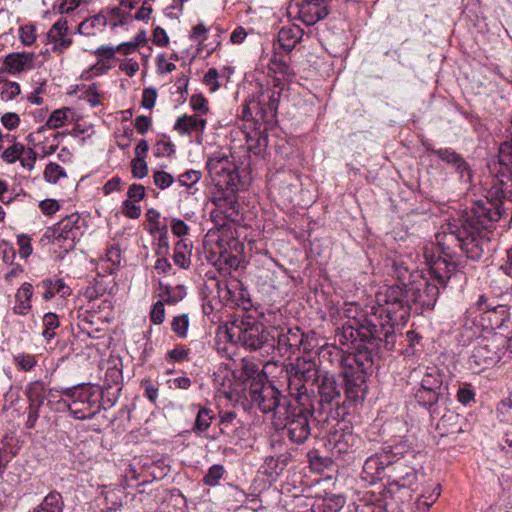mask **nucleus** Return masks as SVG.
Masks as SVG:
<instances>
[{"mask_svg":"<svg viewBox=\"0 0 512 512\" xmlns=\"http://www.w3.org/2000/svg\"><path fill=\"white\" fill-rule=\"evenodd\" d=\"M406 287L392 285L384 293L378 294L379 301L388 304V313H400V320L406 321L412 304L425 309L434 307L439 295L436 284H430L424 280H413Z\"/></svg>","mask_w":512,"mask_h":512,"instance_id":"obj_1","label":"nucleus"},{"mask_svg":"<svg viewBox=\"0 0 512 512\" xmlns=\"http://www.w3.org/2000/svg\"><path fill=\"white\" fill-rule=\"evenodd\" d=\"M379 308L362 319V343L369 344L373 349L384 348L391 351L395 347L396 334L394 323L401 321L400 313H388V304L379 301Z\"/></svg>","mask_w":512,"mask_h":512,"instance_id":"obj_2","label":"nucleus"},{"mask_svg":"<svg viewBox=\"0 0 512 512\" xmlns=\"http://www.w3.org/2000/svg\"><path fill=\"white\" fill-rule=\"evenodd\" d=\"M450 374L437 366H429L421 379L420 387L415 392L417 403L430 412L431 417L438 415L439 406L450 401Z\"/></svg>","mask_w":512,"mask_h":512,"instance_id":"obj_3","label":"nucleus"},{"mask_svg":"<svg viewBox=\"0 0 512 512\" xmlns=\"http://www.w3.org/2000/svg\"><path fill=\"white\" fill-rule=\"evenodd\" d=\"M300 397L290 401L279 411L275 421L276 425H282L287 431V437L296 444H303L311 434L310 417L313 407H308L299 401Z\"/></svg>","mask_w":512,"mask_h":512,"instance_id":"obj_4","label":"nucleus"},{"mask_svg":"<svg viewBox=\"0 0 512 512\" xmlns=\"http://www.w3.org/2000/svg\"><path fill=\"white\" fill-rule=\"evenodd\" d=\"M228 335L231 341L250 351L263 350L267 354L274 351L271 328H266L263 323L252 317H247L238 324H234L228 330Z\"/></svg>","mask_w":512,"mask_h":512,"instance_id":"obj_5","label":"nucleus"},{"mask_svg":"<svg viewBox=\"0 0 512 512\" xmlns=\"http://www.w3.org/2000/svg\"><path fill=\"white\" fill-rule=\"evenodd\" d=\"M322 373L315 361L298 357L287 367L289 389L295 390L300 397L306 395L308 386H315Z\"/></svg>","mask_w":512,"mask_h":512,"instance_id":"obj_6","label":"nucleus"},{"mask_svg":"<svg viewBox=\"0 0 512 512\" xmlns=\"http://www.w3.org/2000/svg\"><path fill=\"white\" fill-rule=\"evenodd\" d=\"M249 395L252 404L257 406L262 413L273 412L276 418L279 416V411H283V406L290 402L274 385L262 382L260 378L251 381Z\"/></svg>","mask_w":512,"mask_h":512,"instance_id":"obj_7","label":"nucleus"},{"mask_svg":"<svg viewBox=\"0 0 512 512\" xmlns=\"http://www.w3.org/2000/svg\"><path fill=\"white\" fill-rule=\"evenodd\" d=\"M81 217L78 213H72L61 219L52 229V243L68 253L73 250L76 242L82 235Z\"/></svg>","mask_w":512,"mask_h":512,"instance_id":"obj_8","label":"nucleus"},{"mask_svg":"<svg viewBox=\"0 0 512 512\" xmlns=\"http://www.w3.org/2000/svg\"><path fill=\"white\" fill-rule=\"evenodd\" d=\"M210 178L219 189H230L236 186L238 173L236 166L229 158L221 153H214L207 161Z\"/></svg>","mask_w":512,"mask_h":512,"instance_id":"obj_9","label":"nucleus"},{"mask_svg":"<svg viewBox=\"0 0 512 512\" xmlns=\"http://www.w3.org/2000/svg\"><path fill=\"white\" fill-rule=\"evenodd\" d=\"M271 336H273L274 350H277L282 357L294 354L304 341V333L298 327H271Z\"/></svg>","mask_w":512,"mask_h":512,"instance_id":"obj_10","label":"nucleus"},{"mask_svg":"<svg viewBox=\"0 0 512 512\" xmlns=\"http://www.w3.org/2000/svg\"><path fill=\"white\" fill-rule=\"evenodd\" d=\"M342 377V389H344L345 401H343V407L346 404H354L364 398L366 393V378L367 375L361 370L354 371L352 368H342L340 373Z\"/></svg>","mask_w":512,"mask_h":512,"instance_id":"obj_11","label":"nucleus"},{"mask_svg":"<svg viewBox=\"0 0 512 512\" xmlns=\"http://www.w3.org/2000/svg\"><path fill=\"white\" fill-rule=\"evenodd\" d=\"M315 386L319 398L318 403L323 411H331L333 406H336L337 409L340 408L342 386L337 382L334 374L323 371Z\"/></svg>","mask_w":512,"mask_h":512,"instance_id":"obj_12","label":"nucleus"},{"mask_svg":"<svg viewBox=\"0 0 512 512\" xmlns=\"http://www.w3.org/2000/svg\"><path fill=\"white\" fill-rule=\"evenodd\" d=\"M62 394L71 399L70 403L64 402V404L74 418L79 420L93 418V412L85 411L78 407L79 403H86L89 406V401L93 400V396H96V390L92 386L81 385L67 388L62 391Z\"/></svg>","mask_w":512,"mask_h":512,"instance_id":"obj_13","label":"nucleus"},{"mask_svg":"<svg viewBox=\"0 0 512 512\" xmlns=\"http://www.w3.org/2000/svg\"><path fill=\"white\" fill-rule=\"evenodd\" d=\"M387 477L391 485L409 488L416 482L417 472L414 467L408 464V460L389 459Z\"/></svg>","mask_w":512,"mask_h":512,"instance_id":"obj_14","label":"nucleus"},{"mask_svg":"<svg viewBox=\"0 0 512 512\" xmlns=\"http://www.w3.org/2000/svg\"><path fill=\"white\" fill-rule=\"evenodd\" d=\"M328 442L333 455H345L354 452L358 448L361 439L352 433L346 423H342L340 429H336L329 435Z\"/></svg>","mask_w":512,"mask_h":512,"instance_id":"obj_15","label":"nucleus"},{"mask_svg":"<svg viewBox=\"0 0 512 512\" xmlns=\"http://www.w3.org/2000/svg\"><path fill=\"white\" fill-rule=\"evenodd\" d=\"M295 8L306 25H314L329 14L326 0H295Z\"/></svg>","mask_w":512,"mask_h":512,"instance_id":"obj_16","label":"nucleus"},{"mask_svg":"<svg viewBox=\"0 0 512 512\" xmlns=\"http://www.w3.org/2000/svg\"><path fill=\"white\" fill-rule=\"evenodd\" d=\"M427 150L436 155L442 161L446 162L448 165H451L453 168H455L462 179L465 181L471 180L472 172L469 164L455 150L452 148L433 149L430 147H427Z\"/></svg>","mask_w":512,"mask_h":512,"instance_id":"obj_17","label":"nucleus"},{"mask_svg":"<svg viewBox=\"0 0 512 512\" xmlns=\"http://www.w3.org/2000/svg\"><path fill=\"white\" fill-rule=\"evenodd\" d=\"M388 465L389 456L376 453L366 459L363 465L362 478L374 483L376 480L382 479L383 476H387Z\"/></svg>","mask_w":512,"mask_h":512,"instance_id":"obj_18","label":"nucleus"},{"mask_svg":"<svg viewBox=\"0 0 512 512\" xmlns=\"http://www.w3.org/2000/svg\"><path fill=\"white\" fill-rule=\"evenodd\" d=\"M443 253L446 257L451 258V254L446 252ZM461 268V264L452 259L439 257L431 266L430 270L433 275V279L437 281L439 285L445 287L451 276Z\"/></svg>","mask_w":512,"mask_h":512,"instance_id":"obj_19","label":"nucleus"},{"mask_svg":"<svg viewBox=\"0 0 512 512\" xmlns=\"http://www.w3.org/2000/svg\"><path fill=\"white\" fill-rule=\"evenodd\" d=\"M68 30L67 19L61 17L48 31L47 38L54 44L52 50L55 53H63L72 44V39L67 37Z\"/></svg>","mask_w":512,"mask_h":512,"instance_id":"obj_20","label":"nucleus"},{"mask_svg":"<svg viewBox=\"0 0 512 512\" xmlns=\"http://www.w3.org/2000/svg\"><path fill=\"white\" fill-rule=\"evenodd\" d=\"M499 356L490 349L488 345H477L474 347L469 362L479 368H487L498 362Z\"/></svg>","mask_w":512,"mask_h":512,"instance_id":"obj_21","label":"nucleus"},{"mask_svg":"<svg viewBox=\"0 0 512 512\" xmlns=\"http://www.w3.org/2000/svg\"><path fill=\"white\" fill-rule=\"evenodd\" d=\"M206 124V120L197 115H183L176 120L174 129L181 135H190L193 131L203 132Z\"/></svg>","mask_w":512,"mask_h":512,"instance_id":"obj_22","label":"nucleus"},{"mask_svg":"<svg viewBox=\"0 0 512 512\" xmlns=\"http://www.w3.org/2000/svg\"><path fill=\"white\" fill-rule=\"evenodd\" d=\"M303 29L298 25L285 26L278 32V42L285 52H291L303 36Z\"/></svg>","mask_w":512,"mask_h":512,"instance_id":"obj_23","label":"nucleus"},{"mask_svg":"<svg viewBox=\"0 0 512 512\" xmlns=\"http://www.w3.org/2000/svg\"><path fill=\"white\" fill-rule=\"evenodd\" d=\"M372 367V352L365 348L359 350L357 354L350 355L344 360L343 368H352L354 371L361 370L368 375V370Z\"/></svg>","mask_w":512,"mask_h":512,"instance_id":"obj_24","label":"nucleus"},{"mask_svg":"<svg viewBox=\"0 0 512 512\" xmlns=\"http://www.w3.org/2000/svg\"><path fill=\"white\" fill-rule=\"evenodd\" d=\"M362 321L351 323L348 321L344 323L341 328L337 329L336 337H338L339 343L341 345H346L348 343L354 344L358 339L362 342Z\"/></svg>","mask_w":512,"mask_h":512,"instance_id":"obj_25","label":"nucleus"},{"mask_svg":"<svg viewBox=\"0 0 512 512\" xmlns=\"http://www.w3.org/2000/svg\"><path fill=\"white\" fill-rule=\"evenodd\" d=\"M33 295L32 284L25 282L17 291L15 295L14 313L19 315H26L31 309V297Z\"/></svg>","mask_w":512,"mask_h":512,"instance_id":"obj_26","label":"nucleus"},{"mask_svg":"<svg viewBox=\"0 0 512 512\" xmlns=\"http://www.w3.org/2000/svg\"><path fill=\"white\" fill-rule=\"evenodd\" d=\"M259 95L262 100V104L266 106V115L268 121H271L273 118L276 117L281 93L279 90L275 88H266L262 89L259 92Z\"/></svg>","mask_w":512,"mask_h":512,"instance_id":"obj_27","label":"nucleus"},{"mask_svg":"<svg viewBox=\"0 0 512 512\" xmlns=\"http://www.w3.org/2000/svg\"><path fill=\"white\" fill-rule=\"evenodd\" d=\"M239 283H235V286L229 285L226 281H219L216 278H211L206 282V288L211 290V293H216V297L222 302L227 303L234 301L232 289H235Z\"/></svg>","mask_w":512,"mask_h":512,"instance_id":"obj_28","label":"nucleus"},{"mask_svg":"<svg viewBox=\"0 0 512 512\" xmlns=\"http://www.w3.org/2000/svg\"><path fill=\"white\" fill-rule=\"evenodd\" d=\"M192 242L180 239L174 248V263L180 268L187 269L191 264Z\"/></svg>","mask_w":512,"mask_h":512,"instance_id":"obj_29","label":"nucleus"},{"mask_svg":"<svg viewBox=\"0 0 512 512\" xmlns=\"http://www.w3.org/2000/svg\"><path fill=\"white\" fill-rule=\"evenodd\" d=\"M34 55L30 53H11L5 58L4 65L10 73L24 70L25 66L33 62Z\"/></svg>","mask_w":512,"mask_h":512,"instance_id":"obj_30","label":"nucleus"},{"mask_svg":"<svg viewBox=\"0 0 512 512\" xmlns=\"http://www.w3.org/2000/svg\"><path fill=\"white\" fill-rule=\"evenodd\" d=\"M38 287H42L44 289L43 298L46 301L52 299L56 293L61 294V296L70 294V288L62 279H57L55 281L45 279L38 285Z\"/></svg>","mask_w":512,"mask_h":512,"instance_id":"obj_31","label":"nucleus"},{"mask_svg":"<svg viewBox=\"0 0 512 512\" xmlns=\"http://www.w3.org/2000/svg\"><path fill=\"white\" fill-rule=\"evenodd\" d=\"M231 188V193L222 194L219 197H214L212 202L219 208L222 209L224 213L227 214V217H232L233 214L238 213L239 203L235 199L233 195L234 187Z\"/></svg>","mask_w":512,"mask_h":512,"instance_id":"obj_32","label":"nucleus"},{"mask_svg":"<svg viewBox=\"0 0 512 512\" xmlns=\"http://www.w3.org/2000/svg\"><path fill=\"white\" fill-rule=\"evenodd\" d=\"M460 420L461 417L459 414L454 413L452 411H447L441 416L437 424V428L445 430L447 434L462 432V429L458 427V423Z\"/></svg>","mask_w":512,"mask_h":512,"instance_id":"obj_33","label":"nucleus"},{"mask_svg":"<svg viewBox=\"0 0 512 512\" xmlns=\"http://www.w3.org/2000/svg\"><path fill=\"white\" fill-rule=\"evenodd\" d=\"M394 276L397 278V283L395 285L399 286H408L409 282L412 281L411 278L418 277V273L410 272L406 263L402 260L393 262Z\"/></svg>","mask_w":512,"mask_h":512,"instance_id":"obj_34","label":"nucleus"},{"mask_svg":"<svg viewBox=\"0 0 512 512\" xmlns=\"http://www.w3.org/2000/svg\"><path fill=\"white\" fill-rule=\"evenodd\" d=\"M213 418L214 414L211 409L200 407L196 415L193 431L197 433L206 431L210 427Z\"/></svg>","mask_w":512,"mask_h":512,"instance_id":"obj_35","label":"nucleus"},{"mask_svg":"<svg viewBox=\"0 0 512 512\" xmlns=\"http://www.w3.org/2000/svg\"><path fill=\"white\" fill-rule=\"evenodd\" d=\"M241 378L243 380L252 379V381L261 379L264 382L266 376L259 371V367L256 363L249 359H242L241 361Z\"/></svg>","mask_w":512,"mask_h":512,"instance_id":"obj_36","label":"nucleus"},{"mask_svg":"<svg viewBox=\"0 0 512 512\" xmlns=\"http://www.w3.org/2000/svg\"><path fill=\"white\" fill-rule=\"evenodd\" d=\"M383 456H389V459L395 460L400 458L401 460H408L414 457V453L404 444H397L393 446H387L384 448Z\"/></svg>","mask_w":512,"mask_h":512,"instance_id":"obj_37","label":"nucleus"},{"mask_svg":"<svg viewBox=\"0 0 512 512\" xmlns=\"http://www.w3.org/2000/svg\"><path fill=\"white\" fill-rule=\"evenodd\" d=\"M322 512H338L345 504L344 497L340 495H331L328 497H318Z\"/></svg>","mask_w":512,"mask_h":512,"instance_id":"obj_38","label":"nucleus"},{"mask_svg":"<svg viewBox=\"0 0 512 512\" xmlns=\"http://www.w3.org/2000/svg\"><path fill=\"white\" fill-rule=\"evenodd\" d=\"M25 152V146L22 143L15 142L13 145L6 148L0 155L1 159L8 163L13 164L20 159V156Z\"/></svg>","mask_w":512,"mask_h":512,"instance_id":"obj_39","label":"nucleus"},{"mask_svg":"<svg viewBox=\"0 0 512 512\" xmlns=\"http://www.w3.org/2000/svg\"><path fill=\"white\" fill-rule=\"evenodd\" d=\"M343 314L351 323L361 322L362 319L369 316V314L364 313L356 303H345Z\"/></svg>","mask_w":512,"mask_h":512,"instance_id":"obj_40","label":"nucleus"},{"mask_svg":"<svg viewBox=\"0 0 512 512\" xmlns=\"http://www.w3.org/2000/svg\"><path fill=\"white\" fill-rule=\"evenodd\" d=\"M225 469L223 465L215 464L212 465L206 475L203 478V483L207 486H216L220 479L223 477Z\"/></svg>","mask_w":512,"mask_h":512,"instance_id":"obj_41","label":"nucleus"},{"mask_svg":"<svg viewBox=\"0 0 512 512\" xmlns=\"http://www.w3.org/2000/svg\"><path fill=\"white\" fill-rule=\"evenodd\" d=\"M64 169L57 163H49L44 171V178L49 183H56L61 177H65Z\"/></svg>","mask_w":512,"mask_h":512,"instance_id":"obj_42","label":"nucleus"},{"mask_svg":"<svg viewBox=\"0 0 512 512\" xmlns=\"http://www.w3.org/2000/svg\"><path fill=\"white\" fill-rule=\"evenodd\" d=\"M236 419V413L233 411H225L220 413V432L224 435L231 436L232 427Z\"/></svg>","mask_w":512,"mask_h":512,"instance_id":"obj_43","label":"nucleus"},{"mask_svg":"<svg viewBox=\"0 0 512 512\" xmlns=\"http://www.w3.org/2000/svg\"><path fill=\"white\" fill-rule=\"evenodd\" d=\"M67 119L66 110L64 109H58L52 112L50 117L48 118L45 126H47L50 129H56L64 125L65 121Z\"/></svg>","mask_w":512,"mask_h":512,"instance_id":"obj_44","label":"nucleus"},{"mask_svg":"<svg viewBox=\"0 0 512 512\" xmlns=\"http://www.w3.org/2000/svg\"><path fill=\"white\" fill-rule=\"evenodd\" d=\"M189 326V319L186 314L173 319L172 330L180 337H185Z\"/></svg>","mask_w":512,"mask_h":512,"instance_id":"obj_45","label":"nucleus"},{"mask_svg":"<svg viewBox=\"0 0 512 512\" xmlns=\"http://www.w3.org/2000/svg\"><path fill=\"white\" fill-rule=\"evenodd\" d=\"M164 294L166 295L164 302L168 304H174L184 297L185 292L182 286H178L175 289H173L172 287L167 285L164 287Z\"/></svg>","mask_w":512,"mask_h":512,"instance_id":"obj_46","label":"nucleus"},{"mask_svg":"<svg viewBox=\"0 0 512 512\" xmlns=\"http://www.w3.org/2000/svg\"><path fill=\"white\" fill-rule=\"evenodd\" d=\"M14 362L23 371H30L36 365L35 357L29 354H18L14 356Z\"/></svg>","mask_w":512,"mask_h":512,"instance_id":"obj_47","label":"nucleus"},{"mask_svg":"<svg viewBox=\"0 0 512 512\" xmlns=\"http://www.w3.org/2000/svg\"><path fill=\"white\" fill-rule=\"evenodd\" d=\"M132 174L135 178L142 179L148 174V165L142 157L132 160Z\"/></svg>","mask_w":512,"mask_h":512,"instance_id":"obj_48","label":"nucleus"},{"mask_svg":"<svg viewBox=\"0 0 512 512\" xmlns=\"http://www.w3.org/2000/svg\"><path fill=\"white\" fill-rule=\"evenodd\" d=\"M192 109L201 114H207L209 111L208 102L202 94H194L190 98Z\"/></svg>","mask_w":512,"mask_h":512,"instance_id":"obj_49","label":"nucleus"},{"mask_svg":"<svg viewBox=\"0 0 512 512\" xmlns=\"http://www.w3.org/2000/svg\"><path fill=\"white\" fill-rule=\"evenodd\" d=\"M248 103L252 110L253 116H259L261 120L268 121L265 111L266 106L262 104V100L259 94L257 97H253L251 100H249Z\"/></svg>","mask_w":512,"mask_h":512,"instance_id":"obj_50","label":"nucleus"},{"mask_svg":"<svg viewBox=\"0 0 512 512\" xmlns=\"http://www.w3.org/2000/svg\"><path fill=\"white\" fill-rule=\"evenodd\" d=\"M154 184L160 189L168 188L174 181L171 174L165 171H156L153 175Z\"/></svg>","mask_w":512,"mask_h":512,"instance_id":"obj_51","label":"nucleus"},{"mask_svg":"<svg viewBox=\"0 0 512 512\" xmlns=\"http://www.w3.org/2000/svg\"><path fill=\"white\" fill-rule=\"evenodd\" d=\"M141 387L144 389V396L155 404L158 399V387L152 384L149 379L142 380Z\"/></svg>","mask_w":512,"mask_h":512,"instance_id":"obj_52","label":"nucleus"},{"mask_svg":"<svg viewBox=\"0 0 512 512\" xmlns=\"http://www.w3.org/2000/svg\"><path fill=\"white\" fill-rule=\"evenodd\" d=\"M217 78L218 71L216 68H209L204 75L203 82L209 86L211 92L217 91L220 87Z\"/></svg>","mask_w":512,"mask_h":512,"instance_id":"obj_53","label":"nucleus"},{"mask_svg":"<svg viewBox=\"0 0 512 512\" xmlns=\"http://www.w3.org/2000/svg\"><path fill=\"white\" fill-rule=\"evenodd\" d=\"M165 318L164 302L157 301L151 310L150 319L154 324H161Z\"/></svg>","mask_w":512,"mask_h":512,"instance_id":"obj_54","label":"nucleus"},{"mask_svg":"<svg viewBox=\"0 0 512 512\" xmlns=\"http://www.w3.org/2000/svg\"><path fill=\"white\" fill-rule=\"evenodd\" d=\"M21 92L20 85L17 82L7 81L1 92L2 99L13 100Z\"/></svg>","mask_w":512,"mask_h":512,"instance_id":"obj_55","label":"nucleus"},{"mask_svg":"<svg viewBox=\"0 0 512 512\" xmlns=\"http://www.w3.org/2000/svg\"><path fill=\"white\" fill-rule=\"evenodd\" d=\"M201 178V173L196 170L187 171L179 176V183L182 186H191L197 183Z\"/></svg>","mask_w":512,"mask_h":512,"instance_id":"obj_56","label":"nucleus"},{"mask_svg":"<svg viewBox=\"0 0 512 512\" xmlns=\"http://www.w3.org/2000/svg\"><path fill=\"white\" fill-rule=\"evenodd\" d=\"M17 243L19 245V254L22 258H27L32 253L31 239L27 235H19Z\"/></svg>","mask_w":512,"mask_h":512,"instance_id":"obj_57","label":"nucleus"},{"mask_svg":"<svg viewBox=\"0 0 512 512\" xmlns=\"http://www.w3.org/2000/svg\"><path fill=\"white\" fill-rule=\"evenodd\" d=\"M313 505H310V497L296 496L292 512H312Z\"/></svg>","mask_w":512,"mask_h":512,"instance_id":"obj_58","label":"nucleus"},{"mask_svg":"<svg viewBox=\"0 0 512 512\" xmlns=\"http://www.w3.org/2000/svg\"><path fill=\"white\" fill-rule=\"evenodd\" d=\"M497 412L501 421H512V405L509 403V397L500 402Z\"/></svg>","mask_w":512,"mask_h":512,"instance_id":"obj_59","label":"nucleus"},{"mask_svg":"<svg viewBox=\"0 0 512 512\" xmlns=\"http://www.w3.org/2000/svg\"><path fill=\"white\" fill-rule=\"evenodd\" d=\"M157 99V91L152 87L145 88L142 94V106L152 109Z\"/></svg>","mask_w":512,"mask_h":512,"instance_id":"obj_60","label":"nucleus"},{"mask_svg":"<svg viewBox=\"0 0 512 512\" xmlns=\"http://www.w3.org/2000/svg\"><path fill=\"white\" fill-rule=\"evenodd\" d=\"M127 195H128L127 200H130L132 202H139L145 196V188L143 185L134 183V184L130 185Z\"/></svg>","mask_w":512,"mask_h":512,"instance_id":"obj_61","label":"nucleus"},{"mask_svg":"<svg viewBox=\"0 0 512 512\" xmlns=\"http://www.w3.org/2000/svg\"><path fill=\"white\" fill-rule=\"evenodd\" d=\"M1 123L8 130H14L19 126L20 118L18 114L13 112H8L2 115Z\"/></svg>","mask_w":512,"mask_h":512,"instance_id":"obj_62","label":"nucleus"},{"mask_svg":"<svg viewBox=\"0 0 512 512\" xmlns=\"http://www.w3.org/2000/svg\"><path fill=\"white\" fill-rule=\"evenodd\" d=\"M23 154L25 156L24 157L20 156V159H19L21 166L24 168H27L29 170H32L34 168V165L36 162L37 153L32 148H28V149H25V152Z\"/></svg>","mask_w":512,"mask_h":512,"instance_id":"obj_63","label":"nucleus"},{"mask_svg":"<svg viewBox=\"0 0 512 512\" xmlns=\"http://www.w3.org/2000/svg\"><path fill=\"white\" fill-rule=\"evenodd\" d=\"M189 351L184 346H177L167 352V357L175 362H181L187 359Z\"/></svg>","mask_w":512,"mask_h":512,"instance_id":"obj_64","label":"nucleus"}]
</instances>
